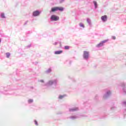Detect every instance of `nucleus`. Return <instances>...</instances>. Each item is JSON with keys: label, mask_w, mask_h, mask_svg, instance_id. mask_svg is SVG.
Masks as SVG:
<instances>
[{"label": "nucleus", "mask_w": 126, "mask_h": 126, "mask_svg": "<svg viewBox=\"0 0 126 126\" xmlns=\"http://www.w3.org/2000/svg\"><path fill=\"white\" fill-rule=\"evenodd\" d=\"M58 44V43H57V42H55L54 43V45H57Z\"/></svg>", "instance_id": "a211bd4d"}, {"label": "nucleus", "mask_w": 126, "mask_h": 126, "mask_svg": "<svg viewBox=\"0 0 126 126\" xmlns=\"http://www.w3.org/2000/svg\"><path fill=\"white\" fill-rule=\"evenodd\" d=\"M28 102H29V103H32V102H33V99H29Z\"/></svg>", "instance_id": "4468645a"}, {"label": "nucleus", "mask_w": 126, "mask_h": 126, "mask_svg": "<svg viewBox=\"0 0 126 126\" xmlns=\"http://www.w3.org/2000/svg\"><path fill=\"white\" fill-rule=\"evenodd\" d=\"M89 57V53L87 51L84 52V59H88Z\"/></svg>", "instance_id": "7ed1b4c3"}, {"label": "nucleus", "mask_w": 126, "mask_h": 126, "mask_svg": "<svg viewBox=\"0 0 126 126\" xmlns=\"http://www.w3.org/2000/svg\"><path fill=\"white\" fill-rule=\"evenodd\" d=\"M1 17H2V18H5V17L4 16V14L3 13L1 14Z\"/></svg>", "instance_id": "ddd939ff"}, {"label": "nucleus", "mask_w": 126, "mask_h": 126, "mask_svg": "<svg viewBox=\"0 0 126 126\" xmlns=\"http://www.w3.org/2000/svg\"><path fill=\"white\" fill-rule=\"evenodd\" d=\"M101 18L102 21H104V22L107 21V15L102 16H101Z\"/></svg>", "instance_id": "39448f33"}, {"label": "nucleus", "mask_w": 126, "mask_h": 126, "mask_svg": "<svg viewBox=\"0 0 126 126\" xmlns=\"http://www.w3.org/2000/svg\"><path fill=\"white\" fill-rule=\"evenodd\" d=\"M63 97V95H60V96H59V99H62Z\"/></svg>", "instance_id": "f3484780"}, {"label": "nucleus", "mask_w": 126, "mask_h": 126, "mask_svg": "<svg viewBox=\"0 0 126 126\" xmlns=\"http://www.w3.org/2000/svg\"><path fill=\"white\" fill-rule=\"evenodd\" d=\"M65 50H68L69 49V47L68 46H64Z\"/></svg>", "instance_id": "f8f14e48"}, {"label": "nucleus", "mask_w": 126, "mask_h": 126, "mask_svg": "<svg viewBox=\"0 0 126 126\" xmlns=\"http://www.w3.org/2000/svg\"><path fill=\"white\" fill-rule=\"evenodd\" d=\"M34 123H35L36 126H38V122H37V121L35 120Z\"/></svg>", "instance_id": "2eb2a0df"}, {"label": "nucleus", "mask_w": 126, "mask_h": 126, "mask_svg": "<svg viewBox=\"0 0 126 126\" xmlns=\"http://www.w3.org/2000/svg\"><path fill=\"white\" fill-rule=\"evenodd\" d=\"M56 8L57 10H59V11H63V7L57 6Z\"/></svg>", "instance_id": "423d86ee"}, {"label": "nucleus", "mask_w": 126, "mask_h": 126, "mask_svg": "<svg viewBox=\"0 0 126 126\" xmlns=\"http://www.w3.org/2000/svg\"><path fill=\"white\" fill-rule=\"evenodd\" d=\"M112 38L113 40H116V36H112Z\"/></svg>", "instance_id": "dca6fc26"}, {"label": "nucleus", "mask_w": 126, "mask_h": 126, "mask_svg": "<svg viewBox=\"0 0 126 126\" xmlns=\"http://www.w3.org/2000/svg\"><path fill=\"white\" fill-rule=\"evenodd\" d=\"M108 40L107 39V40H105L101 41L100 43H99L98 44H97L96 45V47L99 48L100 47H102V46H104V43H106V42H108Z\"/></svg>", "instance_id": "f03ea898"}, {"label": "nucleus", "mask_w": 126, "mask_h": 126, "mask_svg": "<svg viewBox=\"0 0 126 126\" xmlns=\"http://www.w3.org/2000/svg\"><path fill=\"white\" fill-rule=\"evenodd\" d=\"M6 56L7 58H9V57L10 56V53H6Z\"/></svg>", "instance_id": "1a4fd4ad"}, {"label": "nucleus", "mask_w": 126, "mask_h": 126, "mask_svg": "<svg viewBox=\"0 0 126 126\" xmlns=\"http://www.w3.org/2000/svg\"><path fill=\"white\" fill-rule=\"evenodd\" d=\"M32 14L33 16H38L40 14V12L39 11H35L33 12Z\"/></svg>", "instance_id": "20e7f679"}, {"label": "nucleus", "mask_w": 126, "mask_h": 126, "mask_svg": "<svg viewBox=\"0 0 126 126\" xmlns=\"http://www.w3.org/2000/svg\"><path fill=\"white\" fill-rule=\"evenodd\" d=\"M0 42H1V40L0 39Z\"/></svg>", "instance_id": "4be33fe9"}, {"label": "nucleus", "mask_w": 126, "mask_h": 126, "mask_svg": "<svg viewBox=\"0 0 126 126\" xmlns=\"http://www.w3.org/2000/svg\"><path fill=\"white\" fill-rule=\"evenodd\" d=\"M124 104H125V105H126V102H124Z\"/></svg>", "instance_id": "aec40b11"}, {"label": "nucleus", "mask_w": 126, "mask_h": 126, "mask_svg": "<svg viewBox=\"0 0 126 126\" xmlns=\"http://www.w3.org/2000/svg\"><path fill=\"white\" fill-rule=\"evenodd\" d=\"M41 82H43V80H41Z\"/></svg>", "instance_id": "412c9836"}, {"label": "nucleus", "mask_w": 126, "mask_h": 126, "mask_svg": "<svg viewBox=\"0 0 126 126\" xmlns=\"http://www.w3.org/2000/svg\"><path fill=\"white\" fill-rule=\"evenodd\" d=\"M48 72H51V69H49L48 71H47Z\"/></svg>", "instance_id": "6ab92c4d"}, {"label": "nucleus", "mask_w": 126, "mask_h": 126, "mask_svg": "<svg viewBox=\"0 0 126 126\" xmlns=\"http://www.w3.org/2000/svg\"><path fill=\"white\" fill-rule=\"evenodd\" d=\"M63 53L62 50L58 51H56L55 52V55H60V54H62Z\"/></svg>", "instance_id": "6e6552de"}, {"label": "nucleus", "mask_w": 126, "mask_h": 126, "mask_svg": "<svg viewBox=\"0 0 126 126\" xmlns=\"http://www.w3.org/2000/svg\"><path fill=\"white\" fill-rule=\"evenodd\" d=\"M51 20H53L54 21H57V20L60 19V17L55 15H53L51 16Z\"/></svg>", "instance_id": "f257e3e1"}, {"label": "nucleus", "mask_w": 126, "mask_h": 126, "mask_svg": "<svg viewBox=\"0 0 126 126\" xmlns=\"http://www.w3.org/2000/svg\"><path fill=\"white\" fill-rule=\"evenodd\" d=\"M94 4L95 8H96V7H97V2H96V1H94Z\"/></svg>", "instance_id": "9d476101"}, {"label": "nucleus", "mask_w": 126, "mask_h": 126, "mask_svg": "<svg viewBox=\"0 0 126 126\" xmlns=\"http://www.w3.org/2000/svg\"><path fill=\"white\" fill-rule=\"evenodd\" d=\"M79 25H80V27H83V28H84V25H83V24L81 23H80Z\"/></svg>", "instance_id": "9b49d317"}, {"label": "nucleus", "mask_w": 126, "mask_h": 126, "mask_svg": "<svg viewBox=\"0 0 126 126\" xmlns=\"http://www.w3.org/2000/svg\"><path fill=\"white\" fill-rule=\"evenodd\" d=\"M55 11H58L57 7H54L51 8V12H55Z\"/></svg>", "instance_id": "0eeeda50"}]
</instances>
